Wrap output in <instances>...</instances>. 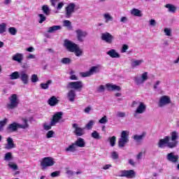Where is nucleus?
<instances>
[{"mask_svg": "<svg viewBox=\"0 0 179 179\" xmlns=\"http://www.w3.org/2000/svg\"><path fill=\"white\" fill-rule=\"evenodd\" d=\"M64 47L66 48L67 51L74 52L76 57H82V55H83V50H82L76 43L71 41L65 39L64 41Z\"/></svg>", "mask_w": 179, "mask_h": 179, "instance_id": "obj_1", "label": "nucleus"}, {"mask_svg": "<svg viewBox=\"0 0 179 179\" xmlns=\"http://www.w3.org/2000/svg\"><path fill=\"white\" fill-rule=\"evenodd\" d=\"M22 121L23 124H20L17 122H13L10 124H8L7 127V131L8 132H16L17 129H27L29 128V125L28 123V120L26 118H22Z\"/></svg>", "mask_w": 179, "mask_h": 179, "instance_id": "obj_2", "label": "nucleus"}, {"mask_svg": "<svg viewBox=\"0 0 179 179\" xmlns=\"http://www.w3.org/2000/svg\"><path fill=\"white\" fill-rule=\"evenodd\" d=\"M9 103H7L6 107L8 110H15V108H17L19 106V103H20V100H19V97L17 94H13L9 98Z\"/></svg>", "mask_w": 179, "mask_h": 179, "instance_id": "obj_3", "label": "nucleus"}, {"mask_svg": "<svg viewBox=\"0 0 179 179\" xmlns=\"http://www.w3.org/2000/svg\"><path fill=\"white\" fill-rule=\"evenodd\" d=\"M129 142V131L127 130L122 131L120 138L118 141L119 148H125V145Z\"/></svg>", "mask_w": 179, "mask_h": 179, "instance_id": "obj_4", "label": "nucleus"}, {"mask_svg": "<svg viewBox=\"0 0 179 179\" xmlns=\"http://www.w3.org/2000/svg\"><path fill=\"white\" fill-rule=\"evenodd\" d=\"M100 68H101L100 64L92 66L88 71L80 73V76L82 78H89L94 75V73H99V72H100Z\"/></svg>", "mask_w": 179, "mask_h": 179, "instance_id": "obj_5", "label": "nucleus"}, {"mask_svg": "<svg viewBox=\"0 0 179 179\" xmlns=\"http://www.w3.org/2000/svg\"><path fill=\"white\" fill-rule=\"evenodd\" d=\"M171 137H170L171 141H168L167 147L169 149H174V148H177V145H178V133L177 131H173L171 134Z\"/></svg>", "mask_w": 179, "mask_h": 179, "instance_id": "obj_6", "label": "nucleus"}, {"mask_svg": "<svg viewBox=\"0 0 179 179\" xmlns=\"http://www.w3.org/2000/svg\"><path fill=\"white\" fill-rule=\"evenodd\" d=\"M55 165V159L51 157H44L41 162V166L43 170H45V169L48 167H52V166Z\"/></svg>", "mask_w": 179, "mask_h": 179, "instance_id": "obj_7", "label": "nucleus"}, {"mask_svg": "<svg viewBox=\"0 0 179 179\" xmlns=\"http://www.w3.org/2000/svg\"><path fill=\"white\" fill-rule=\"evenodd\" d=\"M148 79H149L148 73L144 72L141 73V76H135L134 80L136 86H141V85H143V83H145Z\"/></svg>", "mask_w": 179, "mask_h": 179, "instance_id": "obj_8", "label": "nucleus"}, {"mask_svg": "<svg viewBox=\"0 0 179 179\" xmlns=\"http://www.w3.org/2000/svg\"><path fill=\"white\" fill-rule=\"evenodd\" d=\"M146 104L143 102H139L138 106L136 108V109L134 110V118H139V115L141 114H143L144 113L146 112Z\"/></svg>", "mask_w": 179, "mask_h": 179, "instance_id": "obj_9", "label": "nucleus"}, {"mask_svg": "<svg viewBox=\"0 0 179 179\" xmlns=\"http://www.w3.org/2000/svg\"><path fill=\"white\" fill-rule=\"evenodd\" d=\"M119 177H125V178H135L136 177V172L134 170H122L120 171Z\"/></svg>", "mask_w": 179, "mask_h": 179, "instance_id": "obj_10", "label": "nucleus"}, {"mask_svg": "<svg viewBox=\"0 0 179 179\" xmlns=\"http://www.w3.org/2000/svg\"><path fill=\"white\" fill-rule=\"evenodd\" d=\"M83 87V83L82 81L70 82L67 84V89H73L74 90H80Z\"/></svg>", "mask_w": 179, "mask_h": 179, "instance_id": "obj_11", "label": "nucleus"}, {"mask_svg": "<svg viewBox=\"0 0 179 179\" xmlns=\"http://www.w3.org/2000/svg\"><path fill=\"white\" fill-rule=\"evenodd\" d=\"M77 40L80 43H83L85 41V38L87 37L88 33L86 31L78 29L76 31Z\"/></svg>", "mask_w": 179, "mask_h": 179, "instance_id": "obj_12", "label": "nucleus"}, {"mask_svg": "<svg viewBox=\"0 0 179 179\" xmlns=\"http://www.w3.org/2000/svg\"><path fill=\"white\" fill-rule=\"evenodd\" d=\"M62 115H64V113L62 112H57L53 115L52 118L50 120L51 125H57L59 122V120H62Z\"/></svg>", "mask_w": 179, "mask_h": 179, "instance_id": "obj_13", "label": "nucleus"}, {"mask_svg": "<svg viewBox=\"0 0 179 179\" xmlns=\"http://www.w3.org/2000/svg\"><path fill=\"white\" fill-rule=\"evenodd\" d=\"M30 76L27 74L26 71H21L20 72V78L23 85H29Z\"/></svg>", "mask_w": 179, "mask_h": 179, "instance_id": "obj_14", "label": "nucleus"}, {"mask_svg": "<svg viewBox=\"0 0 179 179\" xmlns=\"http://www.w3.org/2000/svg\"><path fill=\"white\" fill-rule=\"evenodd\" d=\"M170 103H171L170 97L164 95L160 97L158 106L159 107H165V106H167V104H170Z\"/></svg>", "mask_w": 179, "mask_h": 179, "instance_id": "obj_15", "label": "nucleus"}, {"mask_svg": "<svg viewBox=\"0 0 179 179\" xmlns=\"http://www.w3.org/2000/svg\"><path fill=\"white\" fill-rule=\"evenodd\" d=\"M76 6L74 3H71L66 8V17L69 18L72 16V13L75 12V8Z\"/></svg>", "mask_w": 179, "mask_h": 179, "instance_id": "obj_16", "label": "nucleus"}, {"mask_svg": "<svg viewBox=\"0 0 179 179\" xmlns=\"http://www.w3.org/2000/svg\"><path fill=\"white\" fill-rule=\"evenodd\" d=\"M101 40H103V41H105L108 44H111V43H113V40H114V36L111 35V34L106 32L101 34Z\"/></svg>", "mask_w": 179, "mask_h": 179, "instance_id": "obj_17", "label": "nucleus"}, {"mask_svg": "<svg viewBox=\"0 0 179 179\" xmlns=\"http://www.w3.org/2000/svg\"><path fill=\"white\" fill-rule=\"evenodd\" d=\"M106 89L108 92H121V87L113 83H106Z\"/></svg>", "mask_w": 179, "mask_h": 179, "instance_id": "obj_18", "label": "nucleus"}, {"mask_svg": "<svg viewBox=\"0 0 179 179\" xmlns=\"http://www.w3.org/2000/svg\"><path fill=\"white\" fill-rule=\"evenodd\" d=\"M73 128L75 129L74 134L76 135V136H83V135H85V129L81 127H78V124H73Z\"/></svg>", "mask_w": 179, "mask_h": 179, "instance_id": "obj_19", "label": "nucleus"}, {"mask_svg": "<svg viewBox=\"0 0 179 179\" xmlns=\"http://www.w3.org/2000/svg\"><path fill=\"white\" fill-rule=\"evenodd\" d=\"M178 155H174V152H170L166 155V159L171 163H177L178 162Z\"/></svg>", "mask_w": 179, "mask_h": 179, "instance_id": "obj_20", "label": "nucleus"}, {"mask_svg": "<svg viewBox=\"0 0 179 179\" xmlns=\"http://www.w3.org/2000/svg\"><path fill=\"white\" fill-rule=\"evenodd\" d=\"M7 143L5 145V149L7 150H10V149H15L16 145L13 142V138L12 137H8L6 140Z\"/></svg>", "mask_w": 179, "mask_h": 179, "instance_id": "obj_21", "label": "nucleus"}, {"mask_svg": "<svg viewBox=\"0 0 179 179\" xmlns=\"http://www.w3.org/2000/svg\"><path fill=\"white\" fill-rule=\"evenodd\" d=\"M170 141V136H165L164 138L159 139L157 146L159 148V149H163L166 145L167 146V143Z\"/></svg>", "mask_w": 179, "mask_h": 179, "instance_id": "obj_22", "label": "nucleus"}, {"mask_svg": "<svg viewBox=\"0 0 179 179\" xmlns=\"http://www.w3.org/2000/svg\"><path fill=\"white\" fill-rule=\"evenodd\" d=\"M66 96L69 101L73 103V101H75V99H76V92L74 91V90H70L67 92Z\"/></svg>", "mask_w": 179, "mask_h": 179, "instance_id": "obj_23", "label": "nucleus"}, {"mask_svg": "<svg viewBox=\"0 0 179 179\" xmlns=\"http://www.w3.org/2000/svg\"><path fill=\"white\" fill-rule=\"evenodd\" d=\"M143 62H145V60L143 59H132L131 62V66L133 69L135 68H138V66H141V65H142V64H143Z\"/></svg>", "mask_w": 179, "mask_h": 179, "instance_id": "obj_24", "label": "nucleus"}, {"mask_svg": "<svg viewBox=\"0 0 179 179\" xmlns=\"http://www.w3.org/2000/svg\"><path fill=\"white\" fill-rule=\"evenodd\" d=\"M23 58V53H16L12 56L13 61H15V62H18V64H22Z\"/></svg>", "mask_w": 179, "mask_h": 179, "instance_id": "obj_25", "label": "nucleus"}, {"mask_svg": "<svg viewBox=\"0 0 179 179\" xmlns=\"http://www.w3.org/2000/svg\"><path fill=\"white\" fill-rule=\"evenodd\" d=\"M76 148H85L86 146V141L83 138H78L74 143Z\"/></svg>", "mask_w": 179, "mask_h": 179, "instance_id": "obj_26", "label": "nucleus"}, {"mask_svg": "<svg viewBox=\"0 0 179 179\" xmlns=\"http://www.w3.org/2000/svg\"><path fill=\"white\" fill-rule=\"evenodd\" d=\"M145 136H146L145 133H143L141 135L136 134L133 136V139L136 142V143H142V141L145 139Z\"/></svg>", "mask_w": 179, "mask_h": 179, "instance_id": "obj_27", "label": "nucleus"}, {"mask_svg": "<svg viewBox=\"0 0 179 179\" xmlns=\"http://www.w3.org/2000/svg\"><path fill=\"white\" fill-rule=\"evenodd\" d=\"M59 103V100L57 99L55 96H51L48 100V103L50 107H55L57 104Z\"/></svg>", "mask_w": 179, "mask_h": 179, "instance_id": "obj_28", "label": "nucleus"}, {"mask_svg": "<svg viewBox=\"0 0 179 179\" xmlns=\"http://www.w3.org/2000/svg\"><path fill=\"white\" fill-rule=\"evenodd\" d=\"M107 55L110 58H120L121 55L117 52V50L112 49L106 52Z\"/></svg>", "mask_w": 179, "mask_h": 179, "instance_id": "obj_29", "label": "nucleus"}, {"mask_svg": "<svg viewBox=\"0 0 179 179\" xmlns=\"http://www.w3.org/2000/svg\"><path fill=\"white\" fill-rule=\"evenodd\" d=\"M165 8L168 9V12H169L170 13H176V11L177 10V6L171 3L165 5Z\"/></svg>", "mask_w": 179, "mask_h": 179, "instance_id": "obj_30", "label": "nucleus"}, {"mask_svg": "<svg viewBox=\"0 0 179 179\" xmlns=\"http://www.w3.org/2000/svg\"><path fill=\"white\" fill-rule=\"evenodd\" d=\"M61 29H62V27L59 25H54L52 27H50L48 29V33H55V31H58V30H61Z\"/></svg>", "mask_w": 179, "mask_h": 179, "instance_id": "obj_31", "label": "nucleus"}, {"mask_svg": "<svg viewBox=\"0 0 179 179\" xmlns=\"http://www.w3.org/2000/svg\"><path fill=\"white\" fill-rule=\"evenodd\" d=\"M131 15H132L133 16H136L138 17H142V11H141V10L138 9V8H133L131 11H130Z\"/></svg>", "mask_w": 179, "mask_h": 179, "instance_id": "obj_32", "label": "nucleus"}, {"mask_svg": "<svg viewBox=\"0 0 179 179\" xmlns=\"http://www.w3.org/2000/svg\"><path fill=\"white\" fill-rule=\"evenodd\" d=\"M103 16L106 23H108V22H113V20H114V17H113L111 16V14H110L109 13H104Z\"/></svg>", "mask_w": 179, "mask_h": 179, "instance_id": "obj_33", "label": "nucleus"}, {"mask_svg": "<svg viewBox=\"0 0 179 179\" xmlns=\"http://www.w3.org/2000/svg\"><path fill=\"white\" fill-rule=\"evenodd\" d=\"M42 10L43 13L46 15V16H50V13H51V10H50V7L47 5H44L42 6Z\"/></svg>", "mask_w": 179, "mask_h": 179, "instance_id": "obj_34", "label": "nucleus"}, {"mask_svg": "<svg viewBox=\"0 0 179 179\" xmlns=\"http://www.w3.org/2000/svg\"><path fill=\"white\" fill-rule=\"evenodd\" d=\"M20 73H19L18 71L13 72L9 76L10 80H15V79H19L20 78Z\"/></svg>", "mask_w": 179, "mask_h": 179, "instance_id": "obj_35", "label": "nucleus"}, {"mask_svg": "<svg viewBox=\"0 0 179 179\" xmlns=\"http://www.w3.org/2000/svg\"><path fill=\"white\" fill-rule=\"evenodd\" d=\"M52 83V81L51 80H49L47 81L46 83H41V87L43 90H47L50 87V85Z\"/></svg>", "mask_w": 179, "mask_h": 179, "instance_id": "obj_36", "label": "nucleus"}, {"mask_svg": "<svg viewBox=\"0 0 179 179\" xmlns=\"http://www.w3.org/2000/svg\"><path fill=\"white\" fill-rule=\"evenodd\" d=\"M66 152H71L73 153L74 152H76V146L75 145L74 143L70 145L69 147H67L65 149Z\"/></svg>", "mask_w": 179, "mask_h": 179, "instance_id": "obj_37", "label": "nucleus"}, {"mask_svg": "<svg viewBox=\"0 0 179 179\" xmlns=\"http://www.w3.org/2000/svg\"><path fill=\"white\" fill-rule=\"evenodd\" d=\"M91 136L94 139H96V141H99V139H101V136H100L97 131H93L91 134Z\"/></svg>", "mask_w": 179, "mask_h": 179, "instance_id": "obj_38", "label": "nucleus"}, {"mask_svg": "<svg viewBox=\"0 0 179 179\" xmlns=\"http://www.w3.org/2000/svg\"><path fill=\"white\" fill-rule=\"evenodd\" d=\"M7 26L8 25L5 22L0 24V34H3V33H5V31H6Z\"/></svg>", "mask_w": 179, "mask_h": 179, "instance_id": "obj_39", "label": "nucleus"}, {"mask_svg": "<svg viewBox=\"0 0 179 179\" xmlns=\"http://www.w3.org/2000/svg\"><path fill=\"white\" fill-rule=\"evenodd\" d=\"M108 141H109L110 146H112V147L115 146V142L117 141V137H115L114 136L109 137L108 138Z\"/></svg>", "mask_w": 179, "mask_h": 179, "instance_id": "obj_40", "label": "nucleus"}, {"mask_svg": "<svg viewBox=\"0 0 179 179\" xmlns=\"http://www.w3.org/2000/svg\"><path fill=\"white\" fill-rule=\"evenodd\" d=\"M13 159V157L12 156V152H7L5 154V156H4L5 162H9Z\"/></svg>", "mask_w": 179, "mask_h": 179, "instance_id": "obj_41", "label": "nucleus"}, {"mask_svg": "<svg viewBox=\"0 0 179 179\" xmlns=\"http://www.w3.org/2000/svg\"><path fill=\"white\" fill-rule=\"evenodd\" d=\"M110 157L113 159V160H118V159H120V155H118V152L113 151L110 154Z\"/></svg>", "mask_w": 179, "mask_h": 179, "instance_id": "obj_42", "label": "nucleus"}, {"mask_svg": "<svg viewBox=\"0 0 179 179\" xmlns=\"http://www.w3.org/2000/svg\"><path fill=\"white\" fill-rule=\"evenodd\" d=\"M52 127H55V125H52L51 124V120H50V124L47 122H45L43 124V129H45V131H50V129H51Z\"/></svg>", "mask_w": 179, "mask_h": 179, "instance_id": "obj_43", "label": "nucleus"}, {"mask_svg": "<svg viewBox=\"0 0 179 179\" xmlns=\"http://www.w3.org/2000/svg\"><path fill=\"white\" fill-rule=\"evenodd\" d=\"M93 125H94V120H90L88 123L86 124V129L90 130L93 128Z\"/></svg>", "mask_w": 179, "mask_h": 179, "instance_id": "obj_44", "label": "nucleus"}, {"mask_svg": "<svg viewBox=\"0 0 179 179\" xmlns=\"http://www.w3.org/2000/svg\"><path fill=\"white\" fill-rule=\"evenodd\" d=\"M61 62L64 65H69V64H71V62H72V60L70 58L64 57L62 59Z\"/></svg>", "mask_w": 179, "mask_h": 179, "instance_id": "obj_45", "label": "nucleus"}, {"mask_svg": "<svg viewBox=\"0 0 179 179\" xmlns=\"http://www.w3.org/2000/svg\"><path fill=\"white\" fill-rule=\"evenodd\" d=\"M106 85H101L96 88V91L98 93H104L106 92Z\"/></svg>", "mask_w": 179, "mask_h": 179, "instance_id": "obj_46", "label": "nucleus"}, {"mask_svg": "<svg viewBox=\"0 0 179 179\" xmlns=\"http://www.w3.org/2000/svg\"><path fill=\"white\" fill-rule=\"evenodd\" d=\"M8 124V119L5 118L3 120L0 121V131H3V127Z\"/></svg>", "mask_w": 179, "mask_h": 179, "instance_id": "obj_47", "label": "nucleus"}, {"mask_svg": "<svg viewBox=\"0 0 179 179\" xmlns=\"http://www.w3.org/2000/svg\"><path fill=\"white\" fill-rule=\"evenodd\" d=\"M8 33L11 34V36H16V34L17 33V29L15 27H10L8 28Z\"/></svg>", "mask_w": 179, "mask_h": 179, "instance_id": "obj_48", "label": "nucleus"}, {"mask_svg": "<svg viewBox=\"0 0 179 179\" xmlns=\"http://www.w3.org/2000/svg\"><path fill=\"white\" fill-rule=\"evenodd\" d=\"M116 116L118 118H125V117H127V113H125V112L117 111L116 113Z\"/></svg>", "mask_w": 179, "mask_h": 179, "instance_id": "obj_49", "label": "nucleus"}, {"mask_svg": "<svg viewBox=\"0 0 179 179\" xmlns=\"http://www.w3.org/2000/svg\"><path fill=\"white\" fill-rule=\"evenodd\" d=\"M39 21L38 23H43V22H45L47 17H45V15L44 14H38Z\"/></svg>", "mask_w": 179, "mask_h": 179, "instance_id": "obj_50", "label": "nucleus"}, {"mask_svg": "<svg viewBox=\"0 0 179 179\" xmlns=\"http://www.w3.org/2000/svg\"><path fill=\"white\" fill-rule=\"evenodd\" d=\"M59 176H61V171H56L50 174V177H52V178H55V177H59Z\"/></svg>", "mask_w": 179, "mask_h": 179, "instance_id": "obj_51", "label": "nucleus"}, {"mask_svg": "<svg viewBox=\"0 0 179 179\" xmlns=\"http://www.w3.org/2000/svg\"><path fill=\"white\" fill-rule=\"evenodd\" d=\"M63 25L64 26V27H68L69 29H71V27H72V22H71V21L69 20H64L63 22Z\"/></svg>", "mask_w": 179, "mask_h": 179, "instance_id": "obj_52", "label": "nucleus"}, {"mask_svg": "<svg viewBox=\"0 0 179 179\" xmlns=\"http://www.w3.org/2000/svg\"><path fill=\"white\" fill-rule=\"evenodd\" d=\"M107 122H108V120H107L106 115H104L99 120V124H107Z\"/></svg>", "mask_w": 179, "mask_h": 179, "instance_id": "obj_53", "label": "nucleus"}, {"mask_svg": "<svg viewBox=\"0 0 179 179\" xmlns=\"http://www.w3.org/2000/svg\"><path fill=\"white\" fill-rule=\"evenodd\" d=\"M129 48V46L127 44H124L122 45L121 52L124 54V52H127Z\"/></svg>", "mask_w": 179, "mask_h": 179, "instance_id": "obj_54", "label": "nucleus"}, {"mask_svg": "<svg viewBox=\"0 0 179 179\" xmlns=\"http://www.w3.org/2000/svg\"><path fill=\"white\" fill-rule=\"evenodd\" d=\"M31 80L32 83H36V82H38V76H37L36 74L32 75Z\"/></svg>", "mask_w": 179, "mask_h": 179, "instance_id": "obj_55", "label": "nucleus"}, {"mask_svg": "<svg viewBox=\"0 0 179 179\" xmlns=\"http://www.w3.org/2000/svg\"><path fill=\"white\" fill-rule=\"evenodd\" d=\"M92 108L91 106H88L87 107H85V108L84 109V113H85V114H90V112L92 111Z\"/></svg>", "mask_w": 179, "mask_h": 179, "instance_id": "obj_56", "label": "nucleus"}, {"mask_svg": "<svg viewBox=\"0 0 179 179\" xmlns=\"http://www.w3.org/2000/svg\"><path fill=\"white\" fill-rule=\"evenodd\" d=\"M54 131L50 130L49 131L47 134H46V138H48V139H50V138H52V136H54Z\"/></svg>", "mask_w": 179, "mask_h": 179, "instance_id": "obj_57", "label": "nucleus"}, {"mask_svg": "<svg viewBox=\"0 0 179 179\" xmlns=\"http://www.w3.org/2000/svg\"><path fill=\"white\" fill-rule=\"evenodd\" d=\"M164 31L165 33V34L168 36H171V29H169V28H165L164 29Z\"/></svg>", "mask_w": 179, "mask_h": 179, "instance_id": "obj_58", "label": "nucleus"}, {"mask_svg": "<svg viewBox=\"0 0 179 179\" xmlns=\"http://www.w3.org/2000/svg\"><path fill=\"white\" fill-rule=\"evenodd\" d=\"M156 24H157L156 20H155V19L150 20V21H149L150 26L155 27L156 26Z\"/></svg>", "mask_w": 179, "mask_h": 179, "instance_id": "obj_59", "label": "nucleus"}, {"mask_svg": "<svg viewBox=\"0 0 179 179\" xmlns=\"http://www.w3.org/2000/svg\"><path fill=\"white\" fill-rule=\"evenodd\" d=\"M142 157H143V151H141L138 153V155H136V159L142 160Z\"/></svg>", "mask_w": 179, "mask_h": 179, "instance_id": "obj_60", "label": "nucleus"}, {"mask_svg": "<svg viewBox=\"0 0 179 179\" xmlns=\"http://www.w3.org/2000/svg\"><path fill=\"white\" fill-rule=\"evenodd\" d=\"M8 167L14 171L17 170V165H16L15 164H8Z\"/></svg>", "mask_w": 179, "mask_h": 179, "instance_id": "obj_61", "label": "nucleus"}, {"mask_svg": "<svg viewBox=\"0 0 179 179\" xmlns=\"http://www.w3.org/2000/svg\"><path fill=\"white\" fill-rule=\"evenodd\" d=\"M27 59H36V55L29 54L27 56Z\"/></svg>", "mask_w": 179, "mask_h": 179, "instance_id": "obj_62", "label": "nucleus"}, {"mask_svg": "<svg viewBox=\"0 0 179 179\" xmlns=\"http://www.w3.org/2000/svg\"><path fill=\"white\" fill-rule=\"evenodd\" d=\"M160 83H162V81L160 80H157L155 82V83L153 85V89H157V86H159V85H160Z\"/></svg>", "mask_w": 179, "mask_h": 179, "instance_id": "obj_63", "label": "nucleus"}, {"mask_svg": "<svg viewBox=\"0 0 179 179\" xmlns=\"http://www.w3.org/2000/svg\"><path fill=\"white\" fill-rule=\"evenodd\" d=\"M62 8H64V3L62 2L59 3L57 7V9L59 10V9H62Z\"/></svg>", "mask_w": 179, "mask_h": 179, "instance_id": "obj_64", "label": "nucleus"}]
</instances>
